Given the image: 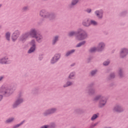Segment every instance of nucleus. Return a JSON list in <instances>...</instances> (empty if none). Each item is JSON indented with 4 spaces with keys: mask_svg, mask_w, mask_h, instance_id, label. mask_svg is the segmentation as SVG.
I'll return each mask as SVG.
<instances>
[{
    "mask_svg": "<svg viewBox=\"0 0 128 128\" xmlns=\"http://www.w3.org/2000/svg\"><path fill=\"white\" fill-rule=\"evenodd\" d=\"M76 36V39L78 40H82L88 38V34L82 28L78 29L77 32L72 31L69 32V36Z\"/></svg>",
    "mask_w": 128,
    "mask_h": 128,
    "instance_id": "1",
    "label": "nucleus"
},
{
    "mask_svg": "<svg viewBox=\"0 0 128 128\" xmlns=\"http://www.w3.org/2000/svg\"><path fill=\"white\" fill-rule=\"evenodd\" d=\"M15 90L16 87L12 86L9 88L8 87H4L3 86L0 88V92L2 94H4L5 96H10Z\"/></svg>",
    "mask_w": 128,
    "mask_h": 128,
    "instance_id": "2",
    "label": "nucleus"
},
{
    "mask_svg": "<svg viewBox=\"0 0 128 128\" xmlns=\"http://www.w3.org/2000/svg\"><path fill=\"white\" fill-rule=\"evenodd\" d=\"M28 34H29V36L31 38H36V36L38 34V31L36 28H32L30 30L29 32H28Z\"/></svg>",
    "mask_w": 128,
    "mask_h": 128,
    "instance_id": "3",
    "label": "nucleus"
},
{
    "mask_svg": "<svg viewBox=\"0 0 128 128\" xmlns=\"http://www.w3.org/2000/svg\"><path fill=\"white\" fill-rule=\"evenodd\" d=\"M30 44L32 46L30 48L29 50L28 51V54H32V52H34V50H36V40H32L30 42Z\"/></svg>",
    "mask_w": 128,
    "mask_h": 128,
    "instance_id": "4",
    "label": "nucleus"
},
{
    "mask_svg": "<svg viewBox=\"0 0 128 128\" xmlns=\"http://www.w3.org/2000/svg\"><path fill=\"white\" fill-rule=\"evenodd\" d=\"M30 36V34H28V32H27L24 34H23L20 37V40L21 42H26L28 38Z\"/></svg>",
    "mask_w": 128,
    "mask_h": 128,
    "instance_id": "5",
    "label": "nucleus"
},
{
    "mask_svg": "<svg viewBox=\"0 0 128 128\" xmlns=\"http://www.w3.org/2000/svg\"><path fill=\"white\" fill-rule=\"evenodd\" d=\"M50 15V12H46V10H42L40 11V16L42 18H48V16Z\"/></svg>",
    "mask_w": 128,
    "mask_h": 128,
    "instance_id": "6",
    "label": "nucleus"
},
{
    "mask_svg": "<svg viewBox=\"0 0 128 128\" xmlns=\"http://www.w3.org/2000/svg\"><path fill=\"white\" fill-rule=\"evenodd\" d=\"M106 99L105 97H102L100 101L98 107L100 108H104L106 106Z\"/></svg>",
    "mask_w": 128,
    "mask_h": 128,
    "instance_id": "7",
    "label": "nucleus"
},
{
    "mask_svg": "<svg viewBox=\"0 0 128 128\" xmlns=\"http://www.w3.org/2000/svg\"><path fill=\"white\" fill-rule=\"evenodd\" d=\"M113 110L114 112H124V108H122V106L116 105L114 107Z\"/></svg>",
    "mask_w": 128,
    "mask_h": 128,
    "instance_id": "8",
    "label": "nucleus"
},
{
    "mask_svg": "<svg viewBox=\"0 0 128 128\" xmlns=\"http://www.w3.org/2000/svg\"><path fill=\"white\" fill-rule=\"evenodd\" d=\"M128 54V50L126 48H123L120 54V56L122 58H124L125 56H126V55Z\"/></svg>",
    "mask_w": 128,
    "mask_h": 128,
    "instance_id": "9",
    "label": "nucleus"
},
{
    "mask_svg": "<svg viewBox=\"0 0 128 128\" xmlns=\"http://www.w3.org/2000/svg\"><path fill=\"white\" fill-rule=\"evenodd\" d=\"M56 112V108H54L47 110L44 113V116H48V114H54V112Z\"/></svg>",
    "mask_w": 128,
    "mask_h": 128,
    "instance_id": "10",
    "label": "nucleus"
},
{
    "mask_svg": "<svg viewBox=\"0 0 128 128\" xmlns=\"http://www.w3.org/2000/svg\"><path fill=\"white\" fill-rule=\"evenodd\" d=\"M60 54H56L52 58V59L51 60V64H54L55 62H56L58 60H60Z\"/></svg>",
    "mask_w": 128,
    "mask_h": 128,
    "instance_id": "11",
    "label": "nucleus"
},
{
    "mask_svg": "<svg viewBox=\"0 0 128 128\" xmlns=\"http://www.w3.org/2000/svg\"><path fill=\"white\" fill-rule=\"evenodd\" d=\"M95 14L98 18H102V14H104V11L102 10H96Z\"/></svg>",
    "mask_w": 128,
    "mask_h": 128,
    "instance_id": "12",
    "label": "nucleus"
},
{
    "mask_svg": "<svg viewBox=\"0 0 128 128\" xmlns=\"http://www.w3.org/2000/svg\"><path fill=\"white\" fill-rule=\"evenodd\" d=\"M34 38L36 39V40L38 42H42V36L40 34H37Z\"/></svg>",
    "mask_w": 128,
    "mask_h": 128,
    "instance_id": "13",
    "label": "nucleus"
},
{
    "mask_svg": "<svg viewBox=\"0 0 128 128\" xmlns=\"http://www.w3.org/2000/svg\"><path fill=\"white\" fill-rule=\"evenodd\" d=\"M92 86H94V84H92L90 85L88 87V88H89V91L88 92L89 94H94V92H96V90L94 88H90Z\"/></svg>",
    "mask_w": 128,
    "mask_h": 128,
    "instance_id": "14",
    "label": "nucleus"
},
{
    "mask_svg": "<svg viewBox=\"0 0 128 128\" xmlns=\"http://www.w3.org/2000/svg\"><path fill=\"white\" fill-rule=\"evenodd\" d=\"M24 102V100L22 98H18L16 101L15 102V103L13 105V108H16L18 104H22Z\"/></svg>",
    "mask_w": 128,
    "mask_h": 128,
    "instance_id": "15",
    "label": "nucleus"
},
{
    "mask_svg": "<svg viewBox=\"0 0 128 128\" xmlns=\"http://www.w3.org/2000/svg\"><path fill=\"white\" fill-rule=\"evenodd\" d=\"M56 16L54 13H49L48 18H49L50 20H54L56 19Z\"/></svg>",
    "mask_w": 128,
    "mask_h": 128,
    "instance_id": "16",
    "label": "nucleus"
},
{
    "mask_svg": "<svg viewBox=\"0 0 128 128\" xmlns=\"http://www.w3.org/2000/svg\"><path fill=\"white\" fill-rule=\"evenodd\" d=\"M104 48V44L101 42L100 43L98 46V52H102V50Z\"/></svg>",
    "mask_w": 128,
    "mask_h": 128,
    "instance_id": "17",
    "label": "nucleus"
},
{
    "mask_svg": "<svg viewBox=\"0 0 128 128\" xmlns=\"http://www.w3.org/2000/svg\"><path fill=\"white\" fill-rule=\"evenodd\" d=\"M82 24L84 26H90V22L88 19H86L83 21Z\"/></svg>",
    "mask_w": 128,
    "mask_h": 128,
    "instance_id": "18",
    "label": "nucleus"
},
{
    "mask_svg": "<svg viewBox=\"0 0 128 128\" xmlns=\"http://www.w3.org/2000/svg\"><path fill=\"white\" fill-rule=\"evenodd\" d=\"M8 58H3L2 59L0 60V64H8V60H6Z\"/></svg>",
    "mask_w": 128,
    "mask_h": 128,
    "instance_id": "19",
    "label": "nucleus"
},
{
    "mask_svg": "<svg viewBox=\"0 0 128 128\" xmlns=\"http://www.w3.org/2000/svg\"><path fill=\"white\" fill-rule=\"evenodd\" d=\"M58 40V36H56L52 40V44L54 45L56 43V42Z\"/></svg>",
    "mask_w": 128,
    "mask_h": 128,
    "instance_id": "20",
    "label": "nucleus"
},
{
    "mask_svg": "<svg viewBox=\"0 0 128 128\" xmlns=\"http://www.w3.org/2000/svg\"><path fill=\"white\" fill-rule=\"evenodd\" d=\"M74 52H76V50H72L70 51H68V52H66V56H70V54H74Z\"/></svg>",
    "mask_w": 128,
    "mask_h": 128,
    "instance_id": "21",
    "label": "nucleus"
},
{
    "mask_svg": "<svg viewBox=\"0 0 128 128\" xmlns=\"http://www.w3.org/2000/svg\"><path fill=\"white\" fill-rule=\"evenodd\" d=\"M104 98V96H100V95H98L97 96H96L94 98V100L95 102H96V100H102V98Z\"/></svg>",
    "mask_w": 128,
    "mask_h": 128,
    "instance_id": "22",
    "label": "nucleus"
},
{
    "mask_svg": "<svg viewBox=\"0 0 128 128\" xmlns=\"http://www.w3.org/2000/svg\"><path fill=\"white\" fill-rule=\"evenodd\" d=\"M18 36L17 35H16V34H14L13 33L12 36V38L13 42H15L18 39Z\"/></svg>",
    "mask_w": 128,
    "mask_h": 128,
    "instance_id": "23",
    "label": "nucleus"
},
{
    "mask_svg": "<svg viewBox=\"0 0 128 128\" xmlns=\"http://www.w3.org/2000/svg\"><path fill=\"white\" fill-rule=\"evenodd\" d=\"M118 74L120 78H122L124 76V72H122V68H119Z\"/></svg>",
    "mask_w": 128,
    "mask_h": 128,
    "instance_id": "24",
    "label": "nucleus"
},
{
    "mask_svg": "<svg viewBox=\"0 0 128 128\" xmlns=\"http://www.w3.org/2000/svg\"><path fill=\"white\" fill-rule=\"evenodd\" d=\"M90 52H98V48L96 47H94L91 48L90 50Z\"/></svg>",
    "mask_w": 128,
    "mask_h": 128,
    "instance_id": "25",
    "label": "nucleus"
},
{
    "mask_svg": "<svg viewBox=\"0 0 128 128\" xmlns=\"http://www.w3.org/2000/svg\"><path fill=\"white\" fill-rule=\"evenodd\" d=\"M86 44V41H83L79 44H78L76 46V48H80V46H84Z\"/></svg>",
    "mask_w": 128,
    "mask_h": 128,
    "instance_id": "26",
    "label": "nucleus"
},
{
    "mask_svg": "<svg viewBox=\"0 0 128 128\" xmlns=\"http://www.w3.org/2000/svg\"><path fill=\"white\" fill-rule=\"evenodd\" d=\"M6 38L7 40H10V32H8L6 33Z\"/></svg>",
    "mask_w": 128,
    "mask_h": 128,
    "instance_id": "27",
    "label": "nucleus"
},
{
    "mask_svg": "<svg viewBox=\"0 0 128 128\" xmlns=\"http://www.w3.org/2000/svg\"><path fill=\"white\" fill-rule=\"evenodd\" d=\"M78 2H80V0H72V1L71 4L72 6H76V4Z\"/></svg>",
    "mask_w": 128,
    "mask_h": 128,
    "instance_id": "28",
    "label": "nucleus"
},
{
    "mask_svg": "<svg viewBox=\"0 0 128 128\" xmlns=\"http://www.w3.org/2000/svg\"><path fill=\"white\" fill-rule=\"evenodd\" d=\"M98 118V116L96 114H94L92 116L91 118V120H96V118Z\"/></svg>",
    "mask_w": 128,
    "mask_h": 128,
    "instance_id": "29",
    "label": "nucleus"
},
{
    "mask_svg": "<svg viewBox=\"0 0 128 128\" xmlns=\"http://www.w3.org/2000/svg\"><path fill=\"white\" fill-rule=\"evenodd\" d=\"M72 82H68L66 85L64 86V88H66L67 86H72Z\"/></svg>",
    "mask_w": 128,
    "mask_h": 128,
    "instance_id": "30",
    "label": "nucleus"
},
{
    "mask_svg": "<svg viewBox=\"0 0 128 128\" xmlns=\"http://www.w3.org/2000/svg\"><path fill=\"white\" fill-rule=\"evenodd\" d=\"M14 118H10L9 119L7 120L6 122V124H10L14 120Z\"/></svg>",
    "mask_w": 128,
    "mask_h": 128,
    "instance_id": "31",
    "label": "nucleus"
},
{
    "mask_svg": "<svg viewBox=\"0 0 128 128\" xmlns=\"http://www.w3.org/2000/svg\"><path fill=\"white\" fill-rule=\"evenodd\" d=\"M90 24H92V26H96V24H98V23L96 22L94 20H92L90 22Z\"/></svg>",
    "mask_w": 128,
    "mask_h": 128,
    "instance_id": "32",
    "label": "nucleus"
},
{
    "mask_svg": "<svg viewBox=\"0 0 128 128\" xmlns=\"http://www.w3.org/2000/svg\"><path fill=\"white\" fill-rule=\"evenodd\" d=\"M14 34H16V36H20V31H18V30H16Z\"/></svg>",
    "mask_w": 128,
    "mask_h": 128,
    "instance_id": "33",
    "label": "nucleus"
},
{
    "mask_svg": "<svg viewBox=\"0 0 128 128\" xmlns=\"http://www.w3.org/2000/svg\"><path fill=\"white\" fill-rule=\"evenodd\" d=\"M112 78H114V73H112L110 74L109 80H112Z\"/></svg>",
    "mask_w": 128,
    "mask_h": 128,
    "instance_id": "34",
    "label": "nucleus"
},
{
    "mask_svg": "<svg viewBox=\"0 0 128 128\" xmlns=\"http://www.w3.org/2000/svg\"><path fill=\"white\" fill-rule=\"evenodd\" d=\"M24 121H23L20 124H18L16 126H14V128H18V126H22V124H24Z\"/></svg>",
    "mask_w": 128,
    "mask_h": 128,
    "instance_id": "35",
    "label": "nucleus"
},
{
    "mask_svg": "<svg viewBox=\"0 0 128 128\" xmlns=\"http://www.w3.org/2000/svg\"><path fill=\"white\" fill-rule=\"evenodd\" d=\"M74 76V72L71 73L69 76V78L72 79V78Z\"/></svg>",
    "mask_w": 128,
    "mask_h": 128,
    "instance_id": "36",
    "label": "nucleus"
},
{
    "mask_svg": "<svg viewBox=\"0 0 128 128\" xmlns=\"http://www.w3.org/2000/svg\"><path fill=\"white\" fill-rule=\"evenodd\" d=\"M98 71L96 70H92V72H91V74L92 76H94V74H96V72Z\"/></svg>",
    "mask_w": 128,
    "mask_h": 128,
    "instance_id": "37",
    "label": "nucleus"
},
{
    "mask_svg": "<svg viewBox=\"0 0 128 128\" xmlns=\"http://www.w3.org/2000/svg\"><path fill=\"white\" fill-rule=\"evenodd\" d=\"M110 64V61H106L103 63L104 66H108Z\"/></svg>",
    "mask_w": 128,
    "mask_h": 128,
    "instance_id": "38",
    "label": "nucleus"
},
{
    "mask_svg": "<svg viewBox=\"0 0 128 128\" xmlns=\"http://www.w3.org/2000/svg\"><path fill=\"white\" fill-rule=\"evenodd\" d=\"M23 10H28V6H25L22 8Z\"/></svg>",
    "mask_w": 128,
    "mask_h": 128,
    "instance_id": "39",
    "label": "nucleus"
},
{
    "mask_svg": "<svg viewBox=\"0 0 128 128\" xmlns=\"http://www.w3.org/2000/svg\"><path fill=\"white\" fill-rule=\"evenodd\" d=\"M86 12H88V14H90V12H92V9L88 8L86 10Z\"/></svg>",
    "mask_w": 128,
    "mask_h": 128,
    "instance_id": "40",
    "label": "nucleus"
},
{
    "mask_svg": "<svg viewBox=\"0 0 128 128\" xmlns=\"http://www.w3.org/2000/svg\"><path fill=\"white\" fill-rule=\"evenodd\" d=\"M98 122H96L94 124H92L94 126H94H98Z\"/></svg>",
    "mask_w": 128,
    "mask_h": 128,
    "instance_id": "41",
    "label": "nucleus"
},
{
    "mask_svg": "<svg viewBox=\"0 0 128 128\" xmlns=\"http://www.w3.org/2000/svg\"><path fill=\"white\" fill-rule=\"evenodd\" d=\"M98 122H96L94 124H92L94 126H94H98Z\"/></svg>",
    "mask_w": 128,
    "mask_h": 128,
    "instance_id": "42",
    "label": "nucleus"
},
{
    "mask_svg": "<svg viewBox=\"0 0 128 128\" xmlns=\"http://www.w3.org/2000/svg\"><path fill=\"white\" fill-rule=\"evenodd\" d=\"M94 128L93 124H91L90 126V128Z\"/></svg>",
    "mask_w": 128,
    "mask_h": 128,
    "instance_id": "43",
    "label": "nucleus"
},
{
    "mask_svg": "<svg viewBox=\"0 0 128 128\" xmlns=\"http://www.w3.org/2000/svg\"><path fill=\"white\" fill-rule=\"evenodd\" d=\"M4 78V76H0V82H2V80Z\"/></svg>",
    "mask_w": 128,
    "mask_h": 128,
    "instance_id": "44",
    "label": "nucleus"
},
{
    "mask_svg": "<svg viewBox=\"0 0 128 128\" xmlns=\"http://www.w3.org/2000/svg\"><path fill=\"white\" fill-rule=\"evenodd\" d=\"M2 100V96L0 95V101Z\"/></svg>",
    "mask_w": 128,
    "mask_h": 128,
    "instance_id": "45",
    "label": "nucleus"
},
{
    "mask_svg": "<svg viewBox=\"0 0 128 128\" xmlns=\"http://www.w3.org/2000/svg\"><path fill=\"white\" fill-rule=\"evenodd\" d=\"M0 28H2V26H0Z\"/></svg>",
    "mask_w": 128,
    "mask_h": 128,
    "instance_id": "46",
    "label": "nucleus"
},
{
    "mask_svg": "<svg viewBox=\"0 0 128 128\" xmlns=\"http://www.w3.org/2000/svg\"><path fill=\"white\" fill-rule=\"evenodd\" d=\"M2 6V4H0V8Z\"/></svg>",
    "mask_w": 128,
    "mask_h": 128,
    "instance_id": "47",
    "label": "nucleus"
},
{
    "mask_svg": "<svg viewBox=\"0 0 128 128\" xmlns=\"http://www.w3.org/2000/svg\"><path fill=\"white\" fill-rule=\"evenodd\" d=\"M71 66H74V65H71Z\"/></svg>",
    "mask_w": 128,
    "mask_h": 128,
    "instance_id": "48",
    "label": "nucleus"
}]
</instances>
